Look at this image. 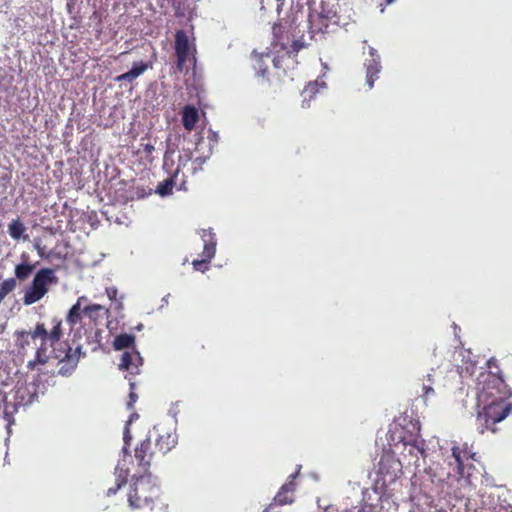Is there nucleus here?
Listing matches in <instances>:
<instances>
[{"label":"nucleus","instance_id":"f257e3e1","mask_svg":"<svg viewBox=\"0 0 512 512\" xmlns=\"http://www.w3.org/2000/svg\"><path fill=\"white\" fill-rule=\"evenodd\" d=\"M478 408L476 415L477 430L497 432L496 424L512 414V397L507 385L497 373L481 372L477 377Z\"/></svg>","mask_w":512,"mask_h":512},{"label":"nucleus","instance_id":"f03ea898","mask_svg":"<svg viewBox=\"0 0 512 512\" xmlns=\"http://www.w3.org/2000/svg\"><path fill=\"white\" fill-rule=\"evenodd\" d=\"M134 482L128 492V503L132 509L153 508L154 500L159 496V488L154 484L151 474L133 476Z\"/></svg>","mask_w":512,"mask_h":512},{"label":"nucleus","instance_id":"7ed1b4c3","mask_svg":"<svg viewBox=\"0 0 512 512\" xmlns=\"http://www.w3.org/2000/svg\"><path fill=\"white\" fill-rule=\"evenodd\" d=\"M62 335L61 330V322H57V324L52 328L50 332H48L44 328V324H38L35 331L31 334V337L34 341L37 339L41 340L40 347L36 351V356L34 361H30L28 363L29 367H32L34 363L45 364L47 363L49 356L46 354L47 345L53 348L55 351V345L60 344L59 340Z\"/></svg>","mask_w":512,"mask_h":512},{"label":"nucleus","instance_id":"20e7f679","mask_svg":"<svg viewBox=\"0 0 512 512\" xmlns=\"http://www.w3.org/2000/svg\"><path fill=\"white\" fill-rule=\"evenodd\" d=\"M377 482L387 486L395 482L402 474V464L391 450H384L376 465Z\"/></svg>","mask_w":512,"mask_h":512},{"label":"nucleus","instance_id":"39448f33","mask_svg":"<svg viewBox=\"0 0 512 512\" xmlns=\"http://www.w3.org/2000/svg\"><path fill=\"white\" fill-rule=\"evenodd\" d=\"M54 279V270L50 268L40 269L35 274L31 286L25 291L24 303L31 305L39 301L48 292V285Z\"/></svg>","mask_w":512,"mask_h":512},{"label":"nucleus","instance_id":"423d86ee","mask_svg":"<svg viewBox=\"0 0 512 512\" xmlns=\"http://www.w3.org/2000/svg\"><path fill=\"white\" fill-rule=\"evenodd\" d=\"M87 298L79 297L77 302L70 308L67 320H80L82 317L89 320H98L109 317V308L99 304H85Z\"/></svg>","mask_w":512,"mask_h":512},{"label":"nucleus","instance_id":"0eeeda50","mask_svg":"<svg viewBox=\"0 0 512 512\" xmlns=\"http://www.w3.org/2000/svg\"><path fill=\"white\" fill-rule=\"evenodd\" d=\"M174 49L177 57L176 66L179 71H183L186 68L187 62L195 63V45L190 43L189 37L184 30L176 31Z\"/></svg>","mask_w":512,"mask_h":512},{"label":"nucleus","instance_id":"6e6552de","mask_svg":"<svg viewBox=\"0 0 512 512\" xmlns=\"http://www.w3.org/2000/svg\"><path fill=\"white\" fill-rule=\"evenodd\" d=\"M335 17V12L321 2L318 6L312 7L309 12L310 29L313 33L323 32L328 28L329 22Z\"/></svg>","mask_w":512,"mask_h":512},{"label":"nucleus","instance_id":"1a4fd4ad","mask_svg":"<svg viewBox=\"0 0 512 512\" xmlns=\"http://www.w3.org/2000/svg\"><path fill=\"white\" fill-rule=\"evenodd\" d=\"M201 239L203 242L201 259H194L192 265L195 270L204 272L208 269V264L215 254L216 241L210 230H202Z\"/></svg>","mask_w":512,"mask_h":512},{"label":"nucleus","instance_id":"9d476101","mask_svg":"<svg viewBox=\"0 0 512 512\" xmlns=\"http://www.w3.org/2000/svg\"><path fill=\"white\" fill-rule=\"evenodd\" d=\"M296 474L289 476V480L284 483L275 495L273 502L267 506L264 512H278L275 508L280 505L292 504L294 502V492L296 490L295 483Z\"/></svg>","mask_w":512,"mask_h":512},{"label":"nucleus","instance_id":"9b49d317","mask_svg":"<svg viewBox=\"0 0 512 512\" xmlns=\"http://www.w3.org/2000/svg\"><path fill=\"white\" fill-rule=\"evenodd\" d=\"M158 454V450L154 446L153 441L149 439L148 436H146V438L135 447V458L138 461L139 466L142 468L144 474H149L148 469L151 465V462Z\"/></svg>","mask_w":512,"mask_h":512},{"label":"nucleus","instance_id":"f8f14e48","mask_svg":"<svg viewBox=\"0 0 512 512\" xmlns=\"http://www.w3.org/2000/svg\"><path fill=\"white\" fill-rule=\"evenodd\" d=\"M148 438L154 443L160 455L169 452L176 444V437L167 431L154 427L152 431L147 434Z\"/></svg>","mask_w":512,"mask_h":512},{"label":"nucleus","instance_id":"ddd939ff","mask_svg":"<svg viewBox=\"0 0 512 512\" xmlns=\"http://www.w3.org/2000/svg\"><path fill=\"white\" fill-rule=\"evenodd\" d=\"M65 348L62 351H59V353H55V358L59 359L63 365L61 366L59 372L62 374H66L76 367L79 356L81 353V347H76V349L73 351L71 347L68 346V344L64 343Z\"/></svg>","mask_w":512,"mask_h":512},{"label":"nucleus","instance_id":"4468645a","mask_svg":"<svg viewBox=\"0 0 512 512\" xmlns=\"http://www.w3.org/2000/svg\"><path fill=\"white\" fill-rule=\"evenodd\" d=\"M452 456L457 463L458 473L461 477L465 476V462L474 460L476 453L473 451L472 445L467 443L454 445L452 447Z\"/></svg>","mask_w":512,"mask_h":512},{"label":"nucleus","instance_id":"2eb2a0df","mask_svg":"<svg viewBox=\"0 0 512 512\" xmlns=\"http://www.w3.org/2000/svg\"><path fill=\"white\" fill-rule=\"evenodd\" d=\"M364 65L366 67V82L369 88L372 89L381 70L380 56L374 48L369 47V58L365 60Z\"/></svg>","mask_w":512,"mask_h":512},{"label":"nucleus","instance_id":"dca6fc26","mask_svg":"<svg viewBox=\"0 0 512 512\" xmlns=\"http://www.w3.org/2000/svg\"><path fill=\"white\" fill-rule=\"evenodd\" d=\"M142 365V357L136 350L125 351L121 356L119 368L126 370L131 374H138L139 367Z\"/></svg>","mask_w":512,"mask_h":512},{"label":"nucleus","instance_id":"f3484780","mask_svg":"<svg viewBox=\"0 0 512 512\" xmlns=\"http://www.w3.org/2000/svg\"><path fill=\"white\" fill-rule=\"evenodd\" d=\"M152 67H153L152 62H143V61L134 62L132 68L129 71H127L121 75H118L115 78V81L118 83H121V82L132 83L136 78L141 76L145 71H147L148 69H151Z\"/></svg>","mask_w":512,"mask_h":512},{"label":"nucleus","instance_id":"a211bd4d","mask_svg":"<svg viewBox=\"0 0 512 512\" xmlns=\"http://www.w3.org/2000/svg\"><path fill=\"white\" fill-rule=\"evenodd\" d=\"M199 121V110L193 105H185L182 110V124L188 132L196 128Z\"/></svg>","mask_w":512,"mask_h":512},{"label":"nucleus","instance_id":"6ab92c4d","mask_svg":"<svg viewBox=\"0 0 512 512\" xmlns=\"http://www.w3.org/2000/svg\"><path fill=\"white\" fill-rule=\"evenodd\" d=\"M128 475H129V471L127 468H124V467H121L120 465H117V467L115 468V476H116V479H115V484L114 486H111L107 489L106 491V496L110 497L114 494H116V492L123 486L126 484L127 482V479H128Z\"/></svg>","mask_w":512,"mask_h":512},{"label":"nucleus","instance_id":"aec40b11","mask_svg":"<svg viewBox=\"0 0 512 512\" xmlns=\"http://www.w3.org/2000/svg\"><path fill=\"white\" fill-rule=\"evenodd\" d=\"M21 258L24 260V262L18 264L15 267V276L17 279L23 281L32 274L35 269V264L28 262L27 260L29 257L24 253L21 255Z\"/></svg>","mask_w":512,"mask_h":512},{"label":"nucleus","instance_id":"412c9836","mask_svg":"<svg viewBox=\"0 0 512 512\" xmlns=\"http://www.w3.org/2000/svg\"><path fill=\"white\" fill-rule=\"evenodd\" d=\"M439 470H441L439 463H433L425 470V473L429 475L432 483L442 484L446 481L447 477L449 476V472H440Z\"/></svg>","mask_w":512,"mask_h":512},{"label":"nucleus","instance_id":"4be33fe9","mask_svg":"<svg viewBox=\"0 0 512 512\" xmlns=\"http://www.w3.org/2000/svg\"><path fill=\"white\" fill-rule=\"evenodd\" d=\"M179 172V168L176 169L174 174L169 178L163 180L157 185L156 192L161 196L170 195L173 191V187L175 185V178L177 177Z\"/></svg>","mask_w":512,"mask_h":512},{"label":"nucleus","instance_id":"5701e85b","mask_svg":"<svg viewBox=\"0 0 512 512\" xmlns=\"http://www.w3.org/2000/svg\"><path fill=\"white\" fill-rule=\"evenodd\" d=\"M326 88V84L323 80L317 79L314 82H310L303 90L304 102L309 98L311 100L314 96L322 89Z\"/></svg>","mask_w":512,"mask_h":512},{"label":"nucleus","instance_id":"b1692460","mask_svg":"<svg viewBox=\"0 0 512 512\" xmlns=\"http://www.w3.org/2000/svg\"><path fill=\"white\" fill-rule=\"evenodd\" d=\"M8 232L13 239L18 240L23 236L25 226L19 218L14 219L8 225Z\"/></svg>","mask_w":512,"mask_h":512},{"label":"nucleus","instance_id":"393cba45","mask_svg":"<svg viewBox=\"0 0 512 512\" xmlns=\"http://www.w3.org/2000/svg\"><path fill=\"white\" fill-rule=\"evenodd\" d=\"M134 340V336L130 334H120L115 338L113 346L115 350H122L131 347L134 344Z\"/></svg>","mask_w":512,"mask_h":512},{"label":"nucleus","instance_id":"a878e982","mask_svg":"<svg viewBox=\"0 0 512 512\" xmlns=\"http://www.w3.org/2000/svg\"><path fill=\"white\" fill-rule=\"evenodd\" d=\"M106 295L109 298V300L111 301L109 311L111 309L119 311L123 308L122 301H121V299L118 298V290L116 287H107Z\"/></svg>","mask_w":512,"mask_h":512},{"label":"nucleus","instance_id":"bb28decb","mask_svg":"<svg viewBox=\"0 0 512 512\" xmlns=\"http://www.w3.org/2000/svg\"><path fill=\"white\" fill-rule=\"evenodd\" d=\"M16 279L8 278L0 283V303L2 300L16 288Z\"/></svg>","mask_w":512,"mask_h":512},{"label":"nucleus","instance_id":"cd10ccee","mask_svg":"<svg viewBox=\"0 0 512 512\" xmlns=\"http://www.w3.org/2000/svg\"><path fill=\"white\" fill-rule=\"evenodd\" d=\"M253 57L255 59V69L257 70L258 73H260L261 75H264V72H265V68L263 67V64L265 62V58H270V54L269 53H257V52H254L253 53Z\"/></svg>","mask_w":512,"mask_h":512},{"label":"nucleus","instance_id":"c85d7f7f","mask_svg":"<svg viewBox=\"0 0 512 512\" xmlns=\"http://www.w3.org/2000/svg\"><path fill=\"white\" fill-rule=\"evenodd\" d=\"M131 440H132V435L130 433L129 422H127L126 426H125V429H124V432H123L124 446L122 448V451H123L124 454H129V448H130V445H131Z\"/></svg>","mask_w":512,"mask_h":512},{"label":"nucleus","instance_id":"c756f323","mask_svg":"<svg viewBox=\"0 0 512 512\" xmlns=\"http://www.w3.org/2000/svg\"><path fill=\"white\" fill-rule=\"evenodd\" d=\"M34 247L41 258L49 259L52 256V251H47L46 247L41 245L38 240L35 241Z\"/></svg>","mask_w":512,"mask_h":512},{"label":"nucleus","instance_id":"7c9ffc66","mask_svg":"<svg viewBox=\"0 0 512 512\" xmlns=\"http://www.w3.org/2000/svg\"><path fill=\"white\" fill-rule=\"evenodd\" d=\"M427 381H428V384H423V394L422 396L425 397V398H428L429 395H433L434 394V389L432 388V378H431V375L428 374L427 375Z\"/></svg>","mask_w":512,"mask_h":512},{"label":"nucleus","instance_id":"2f4dec72","mask_svg":"<svg viewBox=\"0 0 512 512\" xmlns=\"http://www.w3.org/2000/svg\"><path fill=\"white\" fill-rule=\"evenodd\" d=\"M140 146L147 158L150 157L155 150V147L151 143H141Z\"/></svg>","mask_w":512,"mask_h":512},{"label":"nucleus","instance_id":"473e14b6","mask_svg":"<svg viewBox=\"0 0 512 512\" xmlns=\"http://www.w3.org/2000/svg\"><path fill=\"white\" fill-rule=\"evenodd\" d=\"M410 446L417 450L418 453H420L422 456L425 455V448L423 444H419L417 440H414L412 443H410Z\"/></svg>","mask_w":512,"mask_h":512},{"label":"nucleus","instance_id":"72a5a7b5","mask_svg":"<svg viewBox=\"0 0 512 512\" xmlns=\"http://www.w3.org/2000/svg\"><path fill=\"white\" fill-rule=\"evenodd\" d=\"M487 364H488V367H489L490 369H491V368H493V367H495V368L499 369V368H498V366H497V361H496L494 358L489 359V360H488V362H487ZM496 373H497V374H499L500 376H502V375H501V371H500V370H497V372H496Z\"/></svg>","mask_w":512,"mask_h":512},{"label":"nucleus","instance_id":"f704fd0d","mask_svg":"<svg viewBox=\"0 0 512 512\" xmlns=\"http://www.w3.org/2000/svg\"><path fill=\"white\" fill-rule=\"evenodd\" d=\"M130 401L128 402L129 407H132L137 400V395L134 392L129 394Z\"/></svg>","mask_w":512,"mask_h":512},{"label":"nucleus","instance_id":"c9c22d12","mask_svg":"<svg viewBox=\"0 0 512 512\" xmlns=\"http://www.w3.org/2000/svg\"><path fill=\"white\" fill-rule=\"evenodd\" d=\"M273 63H274V66H275V67H277V68H279V67H280V66H279V61H278L276 58H274V59H273Z\"/></svg>","mask_w":512,"mask_h":512},{"label":"nucleus","instance_id":"e433bc0d","mask_svg":"<svg viewBox=\"0 0 512 512\" xmlns=\"http://www.w3.org/2000/svg\"><path fill=\"white\" fill-rule=\"evenodd\" d=\"M136 328H137L138 330H141V329H142V324L140 323Z\"/></svg>","mask_w":512,"mask_h":512},{"label":"nucleus","instance_id":"4c0bfd02","mask_svg":"<svg viewBox=\"0 0 512 512\" xmlns=\"http://www.w3.org/2000/svg\"><path fill=\"white\" fill-rule=\"evenodd\" d=\"M358 512H368L366 508H363L362 510H359Z\"/></svg>","mask_w":512,"mask_h":512},{"label":"nucleus","instance_id":"58836bf2","mask_svg":"<svg viewBox=\"0 0 512 512\" xmlns=\"http://www.w3.org/2000/svg\"><path fill=\"white\" fill-rule=\"evenodd\" d=\"M323 67H324V69H325V70H327V69H328V67H327V65H326V64H323Z\"/></svg>","mask_w":512,"mask_h":512},{"label":"nucleus","instance_id":"ea45409f","mask_svg":"<svg viewBox=\"0 0 512 512\" xmlns=\"http://www.w3.org/2000/svg\"><path fill=\"white\" fill-rule=\"evenodd\" d=\"M387 2H388V3H391V2H392V0H387Z\"/></svg>","mask_w":512,"mask_h":512}]
</instances>
